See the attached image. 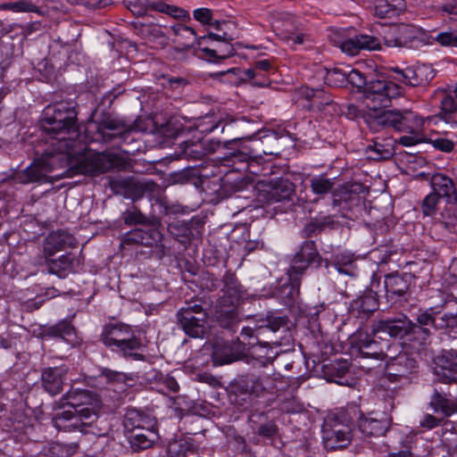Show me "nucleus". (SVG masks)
<instances>
[{
    "label": "nucleus",
    "instance_id": "1",
    "mask_svg": "<svg viewBox=\"0 0 457 457\" xmlns=\"http://www.w3.org/2000/svg\"><path fill=\"white\" fill-rule=\"evenodd\" d=\"M64 164L69 167L71 175L96 176L113 169L122 170L126 162L120 154L108 151L87 152L71 158L70 154L56 151L53 147L45 150L41 158L17 172L16 180L21 184L46 182L47 174Z\"/></svg>",
    "mask_w": 457,
    "mask_h": 457
},
{
    "label": "nucleus",
    "instance_id": "2",
    "mask_svg": "<svg viewBox=\"0 0 457 457\" xmlns=\"http://www.w3.org/2000/svg\"><path fill=\"white\" fill-rule=\"evenodd\" d=\"M401 95L402 88L392 81H369L364 90V101L369 109L365 121L371 130L392 129L395 131L417 132L425 125L426 120L410 110L380 111L390 106L392 100Z\"/></svg>",
    "mask_w": 457,
    "mask_h": 457
},
{
    "label": "nucleus",
    "instance_id": "3",
    "mask_svg": "<svg viewBox=\"0 0 457 457\" xmlns=\"http://www.w3.org/2000/svg\"><path fill=\"white\" fill-rule=\"evenodd\" d=\"M63 397L70 408L54 416V427L66 432L96 434L95 423L98 419L97 410L93 404L96 400V395L88 390L71 389Z\"/></svg>",
    "mask_w": 457,
    "mask_h": 457
},
{
    "label": "nucleus",
    "instance_id": "4",
    "mask_svg": "<svg viewBox=\"0 0 457 457\" xmlns=\"http://www.w3.org/2000/svg\"><path fill=\"white\" fill-rule=\"evenodd\" d=\"M75 105L59 102L46 106L41 120L42 129L52 139L54 150L71 155L78 137V119Z\"/></svg>",
    "mask_w": 457,
    "mask_h": 457
},
{
    "label": "nucleus",
    "instance_id": "5",
    "mask_svg": "<svg viewBox=\"0 0 457 457\" xmlns=\"http://www.w3.org/2000/svg\"><path fill=\"white\" fill-rule=\"evenodd\" d=\"M359 415V405L353 403L328 412L324 418L321 429L325 448L337 450L347 446L353 438V419Z\"/></svg>",
    "mask_w": 457,
    "mask_h": 457
},
{
    "label": "nucleus",
    "instance_id": "6",
    "mask_svg": "<svg viewBox=\"0 0 457 457\" xmlns=\"http://www.w3.org/2000/svg\"><path fill=\"white\" fill-rule=\"evenodd\" d=\"M100 341L112 352L125 359L145 361L144 345L130 325L109 322L103 327Z\"/></svg>",
    "mask_w": 457,
    "mask_h": 457
},
{
    "label": "nucleus",
    "instance_id": "7",
    "mask_svg": "<svg viewBox=\"0 0 457 457\" xmlns=\"http://www.w3.org/2000/svg\"><path fill=\"white\" fill-rule=\"evenodd\" d=\"M180 328L190 337L203 338L206 333L207 312L200 300L186 302L176 314Z\"/></svg>",
    "mask_w": 457,
    "mask_h": 457
},
{
    "label": "nucleus",
    "instance_id": "8",
    "mask_svg": "<svg viewBox=\"0 0 457 457\" xmlns=\"http://www.w3.org/2000/svg\"><path fill=\"white\" fill-rule=\"evenodd\" d=\"M371 333L373 336L378 333H385L394 338L416 342L415 336H419L422 331L414 326V322L407 315L401 313L393 318L375 322L372 326Z\"/></svg>",
    "mask_w": 457,
    "mask_h": 457
},
{
    "label": "nucleus",
    "instance_id": "9",
    "mask_svg": "<svg viewBox=\"0 0 457 457\" xmlns=\"http://www.w3.org/2000/svg\"><path fill=\"white\" fill-rule=\"evenodd\" d=\"M236 386L240 394L253 400L271 393L276 388V378L267 374L246 373L238 377Z\"/></svg>",
    "mask_w": 457,
    "mask_h": 457
},
{
    "label": "nucleus",
    "instance_id": "10",
    "mask_svg": "<svg viewBox=\"0 0 457 457\" xmlns=\"http://www.w3.org/2000/svg\"><path fill=\"white\" fill-rule=\"evenodd\" d=\"M411 273H390L385 276L384 287L385 298L388 306L393 307L406 301L410 292V287L414 280Z\"/></svg>",
    "mask_w": 457,
    "mask_h": 457
},
{
    "label": "nucleus",
    "instance_id": "11",
    "mask_svg": "<svg viewBox=\"0 0 457 457\" xmlns=\"http://www.w3.org/2000/svg\"><path fill=\"white\" fill-rule=\"evenodd\" d=\"M417 361L408 353L403 352L390 357L385 366V378L391 383L409 381L417 372Z\"/></svg>",
    "mask_w": 457,
    "mask_h": 457
},
{
    "label": "nucleus",
    "instance_id": "12",
    "mask_svg": "<svg viewBox=\"0 0 457 457\" xmlns=\"http://www.w3.org/2000/svg\"><path fill=\"white\" fill-rule=\"evenodd\" d=\"M112 190L126 197L138 199L145 195L150 196L159 193V186L150 179H112L110 180Z\"/></svg>",
    "mask_w": 457,
    "mask_h": 457
},
{
    "label": "nucleus",
    "instance_id": "13",
    "mask_svg": "<svg viewBox=\"0 0 457 457\" xmlns=\"http://www.w3.org/2000/svg\"><path fill=\"white\" fill-rule=\"evenodd\" d=\"M100 138L104 142H111L118 137H124L130 130L131 126L110 112H103L92 122Z\"/></svg>",
    "mask_w": 457,
    "mask_h": 457
},
{
    "label": "nucleus",
    "instance_id": "14",
    "mask_svg": "<svg viewBox=\"0 0 457 457\" xmlns=\"http://www.w3.org/2000/svg\"><path fill=\"white\" fill-rule=\"evenodd\" d=\"M360 415L353 418V422L364 437L381 436L388 430L391 420L385 412L370 411L364 414L359 408Z\"/></svg>",
    "mask_w": 457,
    "mask_h": 457
},
{
    "label": "nucleus",
    "instance_id": "15",
    "mask_svg": "<svg viewBox=\"0 0 457 457\" xmlns=\"http://www.w3.org/2000/svg\"><path fill=\"white\" fill-rule=\"evenodd\" d=\"M351 343L363 361L371 359L381 361L387 357L384 352V345L386 343L375 340L371 335L362 329H358L352 336Z\"/></svg>",
    "mask_w": 457,
    "mask_h": 457
},
{
    "label": "nucleus",
    "instance_id": "16",
    "mask_svg": "<svg viewBox=\"0 0 457 457\" xmlns=\"http://www.w3.org/2000/svg\"><path fill=\"white\" fill-rule=\"evenodd\" d=\"M321 261V256L314 241H304L299 251L295 253L287 273L302 278V276L311 265L316 264V266H320Z\"/></svg>",
    "mask_w": 457,
    "mask_h": 457
},
{
    "label": "nucleus",
    "instance_id": "17",
    "mask_svg": "<svg viewBox=\"0 0 457 457\" xmlns=\"http://www.w3.org/2000/svg\"><path fill=\"white\" fill-rule=\"evenodd\" d=\"M395 73L394 79L411 87H423L428 85L436 76V71L429 64H420L414 67L400 69L391 68Z\"/></svg>",
    "mask_w": 457,
    "mask_h": 457
},
{
    "label": "nucleus",
    "instance_id": "18",
    "mask_svg": "<svg viewBox=\"0 0 457 457\" xmlns=\"http://www.w3.org/2000/svg\"><path fill=\"white\" fill-rule=\"evenodd\" d=\"M418 176L427 180L432 189L431 192L438 197L445 199L447 204L455 205L457 204V189L450 177L440 172H420Z\"/></svg>",
    "mask_w": 457,
    "mask_h": 457
},
{
    "label": "nucleus",
    "instance_id": "19",
    "mask_svg": "<svg viewBox=\"0 0 457 457\" xmlns=\"http://www.w3.org/2000/svg\"><path fill=\"white\" fill-rule=\"evenodd\" d=\"M421 35V31L417 27L401 23L390 29L385 41L389 46L413 47L416 43L420 42Z\"/></svg>",
    "mask_w": 457,
    "mask_h": 457
},
{
    "label": "nucleus",
    "instance_id": "20",
    "mask_svg": "<svg viewBox=\"0 0 457 457\" xmlns=\"http://www.w3.org/2000/svg\"><path fill=\"white\" fill-rule=\"evenodd\" d=\"M69 367L65 364L44 368L41 371V386L51 395H59L63 390Z\"/></svg>",
    "mask_w": 457,
    "mask_h": 457
},
{
    "label": "nucleus",
    "instance_id": "21",
    "mask_svg": "<svg viewBox=\"0 0 457 457\" xmlns=\"http://www.w3.org/2000/svg\"><path fill=\"white\" fill-rule=\"evenodd\" d=\"M143 228H134L127 232L122 237L124 245H141L147 247L155 246L162 240V235L160 230L148 222Z\"/></svg>",
    "mask_w": 457,
    "mask_h": 457
},
{
    "label": "nucleus",
    "instance_id": "22",
    "mask_svg": "<svg viewBox=\"0 0 457 457\" xmlns=\"http://www.w3.org/2000/svg\"><path fill=\"white\" fill-rule=\"evenodd\" d=\"M441 313V311L438 307H430L424 311H420V312L417 316V322H414V326L417 328H420L422 333L419 336H415L416 342L419 345H423L425 341L431 335V328H441L443 327H447L445 324V320H443L444 315L441 317L443 323H436L437 315Z\"/></svg>",
    "mask_w": 457,
    "mask_h": 457
},
{
    "label": "nucleus",
    "instance_id": "23",
    "mask_svg": "<svg viewBox=\"0 0 457 457\" xmlns=\"http://www.w3.org/2000/svg\"><path fill=\"white\" fill-rule=\"evenodd\" d=\"M222 281L223 295L217 302L238 306L241 302L248 297L246 290L239 283L234 273L227 271L223 276Z\"/></svg>",
    "mask_w": 457,
    "mask_h": 457
},
{
    "label": "nucleus",
    "instance_id": "24",
    "mask_svg": "<svg viewBox=\"0 0 457 457\" xmlns=\"http://www.w3.org/2000/svg\"><path fill=\"white\" fill-rule=\"evenodd\" d=\"M263 193L269 204L290 201L295 193V186L288 179L277 178L270 180Z\"/></svg>",
    "mask_w": 457,
    "mask_h": 457
},
{
    "label": "nucleus",
    "instance_id": "25",
    "mask_svg": "<svg viewBox=\"0 0 457 457\" xmlns=\"http://www.w3.org/2000/svg\"><path fill=\"white\" fill-rule=\"evenodd\" d=\"M435 374L444 383H457V354L443 352L435 359Z\"/></svg>",
    "mask_w": 457,
    "mask_h": 457
},
{
    "label": "nucleus",
    "instance_id": "26",
    "mask_svg": "<svg viewBox=\"0 0 457 457\" xmlns=\"http://www.w3.org/2000/svg\"><path fill=\"white\" fill-rule=\"evenodd\" d=\"M272 154V151L266 149L259 151L258 145L254 147L243 146L242 150H237L233 152L230 155V158L233 163H245V170L246 171L257 175L260 172L259 159L262 158V154Z\"/></svg>",
    "mask_w": 457,
    "mask_h": 457
},
{
    "label": "nucleus",
    "instance_id": "27",
    "mask_svg": "<svg viewBox=\"0 0 457 457\" xmlns=\"http://www.w3.org/2000/svg\"><path fill=\"white\" fill-rule=\"evenodd\" d=\"M339 47L342 52L353 56L358 54L361 50L371 51L379 49L380 40L370 35L358 34L341 41Z\"/></svg>",
    "mask_w": 457,
    "mask_h": 457
},
{
    "label": "nucleus",
    "instance_id": "28",
    "mask_svg": "<svg viewBox=\"0 0 457 457\" xmlns=\"http://www.w3.org/2000/svg\"><path fill=\"white\" fill-rule=\"evenodd\" d=\"M214 317L217 323L229 332H236L242 320L238 306L216 302Z\"/></svg>",
    "mask_w": 457,
    "mask_h": 457
},
{
    "label": "nucleus",
    "instance_id": "29",
    "mask_svg": "<svg viewBox=\"0 0 457 457\" xmlns=\"http://www.w3.org/2000/svg\"><path fill=\"white\" fill-rule=\"evenodd\" d=\"M378 308L377 293L372 289L364 290L350 304V312L353 316L366 320Z\"/></svg>",
    "mask_w": 457,
    "mask_h": 457
},
{
    "label": "nucleus",
    "instance_id": "30",
    "mask_svg": "<svg viewBox=\"0 0 457 457\" xmlns=\"http://www.w3.org/2000/svg\"><path fill=\"white\" fill-rule=\"evenodd\" d=\"M132 26L137 35L154 44L156 47L164 49L169 45V37L162 30V25L135 21Z\"/></svg>",
    "mask_w": 457,
    "mask_h": 457
},
{
    "label": "nucleus",
    "instance_id": "31",
    "mask_svg": "<svg viewBox=\"0 0 457 457\" xmlns=\"http://www.w3.org/2000/svg\"><path fill=\"white\" fill-rule=\"evenodd\" d=\"M164 28L168 29L166 26ZM169 29L174 35L172 43L176 46V51H188L191 48H195V45H197V39H199V37L196 36L194 29L177 22L170 26Z\"/></svg>",
    "mask_w": 457,
    "mask_h": 457
},
{
    "label": "nucleus",
    "instance_id": "32",
    "mask_svg": "<svg viewBox=\"0 0 457 457\" xmlns=\"http://www.w3.org/2000/svg\"><path fill=\"white\" fill-rule=\"evenodd\" d=\"M41 335L45 339H61L70 345H74L77 342L75 328L71 321L65 319L54 325L44 326Z\"/></svg>",
    "mask_w": 457,
    "mask_h": 457
},
{
    "label": "nucleus",
    "instance_id": "33",
    "mask_svg": "<svg viewBox=\"0 0 457 457\" xmlns=\"http://www.w3.org/2000/svg\"><path fill=\"white\" fill-rule=\"evenodd\" d=\"M80 264L79 258L71 253L62 254L57 259L46 261L48 272L59 278H65L70 273L75 272Z\"/></svg>",
    "mask_w": 457,
    "mask_h": 457
},
{
    "label": "nucleus",
    "instance_id": "34",
    "mask_svg": "<svg viewBox=\"0 0 457 457\" xmlns=\"http://www.w3.org/2000/svg\"><path fill=\"white\" fill-rule=\"evenodd\" d=\"M429 404L435 412H440L444 417H450L457 412V397L445 392L442 388L434 390Z\"/></svg>",
    "mask_w": 457,
    "mask_h": 457
},
{
    "label": "nucleus",
    "instance_id": "35",
    "mask_svg": "<svg viewBox=\"0 0 457 457\" xmlns=\"http://www.w3.org/2000/svg\"><path fill=\"white\" fill-rule=\"evenodd\" d=\"M76 244L75 237L67 231H53L46 238L44 251L48 255H54L56 252L66 247H74Z\"/></svg>",
    "mask_w": 457,
    "mask_h": 457
},
{
    "label": "nucleus",
    "instance_id": "36",
    "mask_svg": "<svg viewBox=\"0 0 457 457\" xmlns=\"http://www.w3.org/2000/svg\"><path fill=\"white\" fill-rule=\"evenodd\" d=\"M264 328H253L250 327H243L241 329L240 337H242V343L243 345H247L249 347L253 348L252 355L257 354V348L256 345H260V350L264 352V355L258 354L259 357L264 359L260 360V362L262 366H264L267 363L268 358L266 357V354L268 353L267 347L269 345V343H262L259 339L260 336L263 333Z\"/></svg>",
    "mask_w": 457,
    "mask_h": 457
},
{
    "label": "nucleus",
    "instance_id": "37",
    "mask_svg": "<svg viewBox=\"0 0 457 457\" xmlns=\"http://www.w3.org/2000/svg\"><path fill=\"white\" fill-rule=\"evenodd\" d=\"M331 264L339 273L354 278L358 276L359 270L355 263L353 255L349 253H339L335 254L332 259L326 262V266Z\"/></svg>",
    "mask_w": 457,
    "mask_h": 457
},
{
    "label": "nucleus",
    "instance_id": "38",
    "mask_svg": "<svg viewBox=\"0 0 457 457\" xmlns=\"http://www.w3.org/2000/svg\"><path fill=\"white\" fill-rule=\"evenodd\" d=\"M241 353L234 351L231 345L226 342H215L212 351V360L215 364H228L239 360Z\"/></svg>",
    "mask_w": 457,
    "mask_h": 457
},
{
    "label": "nucleus",
    "instance_id": "39",
    "mask_svg": "<svg viewBox=\"0 0 457 457\" xmlns=\"http://www.w3.org/2000/svg\"><path fill=\"white\" fill-rule=\"evenodd\" d=\"M180 149L181 151L178 155L179 158L188 160H201L208 154L204 141L202 140L196 142L184 141L180 144Z\"/></svg>",
    "mask_w": 457,
    "mask_h": 457
},
{
    "label": "nucleus",
    "instance_id": "40",
    "mask_svg": "<svg viewBox=\"0 0 457 457\" xmlns=\"http://www.w3.org/2000/svg\"><path fill=\"white\" fill-rule=\"evenodd\" d=\"M148 423L147 416L136 409L128 410L124 415L123 426L128 432L144 430Z\"/></svg>",
    "mask_w": 457,
    "mask_h": 457
},
{
    "label": "nucleus",
    "instance_id": "41",
    "mask_svg": "<svg viewBox=\"0 0 457 457\" xmlns=\"http://www.w3.org/2000/svg\"><path fill=\"white\" fill-rule=\"evenodd\" d=\"M197 47L195 46V54L204 61L218 62L214 42L205 36L199 37Z\"/></svg>",
    "mask_w": 457,
    "mask_h": 457
},
{
    "label": "nucleus",
    "instance_id": "42",
    "mask_svg": "<svg viewBox=\"0 0 457 457\" xmlns=\"http://www.w3.org/2000/svg\"><path fill=\"white\" fill-rule=\"evenodd\" d=\"M404 4L401 1L397 4H392L386 0H377L374 4V14L378 18H392L400 14L404 10Z\"/></svg>",
    "mask_w": 457,
    "mask_h": 457
},
{
    "label": "nucleus",
    "instance_id": "43",
    "mask_svg": "<svg viewBox=\"0 0 457 457\" xmlns=\"http://www.w3.org/2000/svg\"><path fill=\"white\" fill-rule=\"evenodd\" d=\"M150 435H153L152 431L144 430L135 431L129 436V440L130 444V447L134 452H140L142 450H145L150 448L154 444V438L150 437Z\"/></svg>",
    "mask_w": 457,
    "mask_h": 457
},
{
    "label": "nucleus",
    "instance_id": "44",
    "mask_svg": "<svg viewBox=\"0 0 457 457\" xmlns=\"http://www.w3.org/2000/svg\"><path fill=\"white\" fill-rule=\"evenodd\" d=\"M335 186V179H329L325 174L316 175L310 179V187L315 195H327Z\"/></svg>",
    "mask_w": 457,
    "mask_h": 457
},
{
    "label": "nucleus",
    "instance_id": "45",
    "mask_svg": "<svg viewBox=\"0 0 457 457\" xmlns=\"http://www.w3.org/2000/svg\"><path fill=\"white\" fill-rule=\"evenodd\" d=\"M1 9L8 10L14 12H35L39 15L45 13L42 7H39L33 4L29 0H18L15 2L4 3L1 4Z\"/></svg>",
    "mask_w": 457,
    "mask_h": 457
},
{
    "label": "nucleus",
    "instance_id": "46",
    "mask_svg": "<svg viewBox=\"0 0 457 457\" xmlns=\"http://www.w3.org/2000/svg\"><path fill=\"white\" fill-rule=\"evenodd\" d=\"M290 283L283 287V301L287 306L295 303L300 294L301 278L287 273Z\"/></svg>",
    "mask_w": 457,
    "mask_h": 457
},
{
    "label": "nucleus",
    "instance_id": "47",
    "mask_svg": "<svg viewBox=\"0 0 457 457\" xmlns=\"http://www.w3.org/2000/svg\"><path fill=\"white\" fill-rule=\"evenodd\" d=\"M348 370L349 363L347 360H339L326 365L325 373L329 377L330 380L343 384L340 379L345 378Z\"/></svg>",
    "mask_w": 457,
    "mask_h": 457
},
{
    "label": "nucleus",
    "instance_id": "48",
    "mask_svg": "<svg viewBox=\"0 0 457 457\" xmlns=\"http://www.w3.org/2000/svg\"><path fill=\"white\" fill-rule=\"evenodd\" d=\"M367 152L373 160H388L394 155V147L391 143L382 144L376 139L368 146Z\"/></svg>",
    "mask_w": 457,
    "mask_h": 457
},
{
    "label": "nucleus",
    "instance_id": "49",
    "mask_svg": "<svg viewBox=\"0 0 457 457\" xmlns=\"http://www.w3.org/2000/svg\"><path fill=\"white\" fill-rule=\"evenodd\" d=\"M438 222L450 233L457 234V208L453 205L445 207L440 213Z\"/></svg>",
    "mask_w": 457,
    "mask_h": 457
},
{
    "label": "nucleus",
    "instance_id": "50",
    "mask_svg": "<svg viewBox=\"0 0 457 457\" xmlns=\"http://www.w3.org/2000/svg\"><path fill=\"white\" fill-rule=\"evenodd\" d=\"M326 84L330 87H342L347 85V68L335 67L327 71L324 77Z\"/></svg>",
    "mask_w": 457,
    "mask_h": 457
},
{
    "label": "nucleus",
    "instance_id": "51",
    "mask_svg": "<svg viewBox=\"0 0 457 457\" xmlns=\"http://www.w3.org/2000/svg\"><path fill=\"white\" fill-rule=\"evenodd\" d=\"M195 445L187 440H179L170 443L168 446V454L170 457H187L189 453H194Z\"/></svg>",
    "mask_w": 457,
    "mask_h": 457
},
{
    "label": "nucleus",
    "instance_id": "52",
    "mask_svg": "<svg viewBox=\"0 0 457 457\" xmlns=\"http://www.w3.org/2000/svg\"><path fill=\"white\" fill-rule=\"evenodd\" d=\"M230 25L231 23L229 21H215L212 26L218 31V33L210 32L205 37L213 42L232 41L234 39L233 36L226 31V29Z\"/></svg>",
    "mask_w": 457,
    "mask_h": 457
},
{
    "label": "nucleus",
    "instance_id": "53",
    "mask_svg": "<svg viewBox=\"0 0 457 457\" xmlns=\"http://www.w3.org/2000/svg\"><path fill=\"white\" fill-rule=\"evenodd\" d=\"M273 70L272 63L270 60H259L254 62L253 67L243 71V79H252L259 76V71L269 72Z\"/></svg>",
    "mask_w": 457,
    "mask_h": 457
},
{
    "label": "nucleus",
    "instance_id": "54",
    "mask_svg": "<svg viewBox=\"0 0 457 457\" xmlns=\"http://www.w3.org/2000/svg\"><path fill=\"white\" fill-rule=\"evenodd\" d=\"M306 96L311 98L312 106L318 108L319 110L324 109L326 106L333 104V100L329 96H324L321 90L312 89L310 93H307Z\"/></svg>",
    "mask_w": 457,
    "mask_h": 457
},
{
    "label": "nucleus",
    "instance_id": "55",
    "mask_svg": "<svg viewBox=\"0 0 457 457\" xmlns=\"http://www.w3.org/2000/svg\"><path fill=\"white\" fill-rule=\"evenodd\" d=\"M124 223L127 225H145L148 219L136 207L131 210L126 211L122 215Z\"/></svg>",
    "mask_w": 457,
    "mask_h": 457
},
{
    "label": "nucleus",
    "instance_id": "56",
    "mask_svg": "<svg viewBox=\"0 0 457 457\" xmlns=\"http://www.w3.org/2000/svg\"><path fill=\"white\" fill-rule=\"evenodd\" d=\"M440 197L430 192L421 203V212L425 216H433L436 212V207Z\"/></svg>",
    "mask_w": 457,
    "mask_h": 457
},
{
    "label": "nucleus",
    "instance_id": "57",
    "mask_svg": "<svg viewBox=\"0 0 457 457\" xmlns=\"http://www.w3.org/2000/svg\"><path fill=\"white\" fill-rule=\"evenodd\" d=\"M369 81L364 73L355 69H352L351 71L347 70V84L349 83L358 89H365L368 87Z\"/></svg>",
    "mask_w": 457,
    "mask_h": 457
},
{
    "label": "nucleus",
    "instance_id": "58",
    "mask_svg": "<svg viewBox=\"0 0 457 457\" xmlns=\"http://www.w3.org/2000/svg\"><path fill=\"white\" fill-rule=\"evenodd\" d=\"M126 7L135 15L143 16L149 6V0H124Z\"/></svg>",
    "mask_w": 457,
    "mask_h": 457
},
{
    "label": "nucleus",
    "instance_id": "59",
    "mask_svg": "<svg viewBox=\"0 0 457 457\" xmlns=\"http://www.w3.org/2000/svg\"><path fill=\"white\" fill-rule=\"evenodd\" d=\"M231 41L214 42V47L219 62L235 54L236 51Z\"/></svg>",
    "mask_w": 457,
    "mask_h": 457
},
{
    "label": "nucleus",
    "instance_id": "60",
    "mask_svg": "<svg viewBox=\"0 0 457 457\" xmlns=\"http://www.w3.org/2000/svg\"><path fill=\"white\" fill-rule=\"evenodd\" d=\"M101 375L106 378L109 382L128 383V380H132V376L122 372L115 371L108 368L101 370Z\"/></svg>",
    "mask_w": 457,
    "mask_h": 457
},
{
    "label": "nucleus",
    "instance_id": "61",
    "mask_svg": "<svg viewBox=\"0 0 457 457\" xmlns=\"http://www.w3.org/2000/svg\"><path fill=\"white\" fill-rule=\"evenodd\" d=\"M71 4H80L88 9L99 10L112 4V0H67Z\"/></svg>",
    "mask_w": 457,
    "mask_h": 457
},
{
    "label": "nucleus",
    "instance_id": "62",
    "mask_svg": "<svg viewBox=\"0 0 457 457\" xmlns=\"http://www.w3.org/2000/svg\"><path fill=\"white\" fill-rule=\"evenodd\" d=\"M26 30L24 27L16 23L4 25L1 28L0 37L9 35L11 38H14L18 35H21L22 38H26L28 35Z\"/></svg>",
    "mask_w": 457,
    "mask_h": 457
},
{
    "label": "nucleus",
    "instance_id": "63",
    "mask_svg": "<svg viewBox=\"0 0 457 457\" xmlns=\"http://www.w3.org/2000/svg\"><path fill=\"white\" fill-rule=\"evenodd\" d=\"M181 131L182 125L173 120H170L161 129V132L167 137H176Z\"/></svg>",
    "mask_w": 457,
    "mask_h": 457
},
{
    "label": "nucleus",
    "instance_id": "64",
    "mask_svg": "<svg viewBox=\"0 0 457 457\" xmlns=\"http://www.w3.org/2000/svg\"><path fill=\"white\" fill-rule=\"evenodd\" d=\"M278 426L274 421L270 420L262 425H260L257 428V435L265 437V438H272L278 433Z\"/></svg>",
    "mask_w": 457,
    "mask_h": 457
}]
</instances>
